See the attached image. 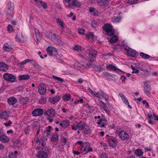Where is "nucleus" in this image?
Returning a JSON list of instances; mask_svg holds the SVG:
<instances>
[{
  "label": "nucleus",
  "mask_w": 158,
  "mask_h": 158,
  "mask_svg": "<svg viewBox=\"0 0 158 158\" xmlns=\"http://www.w3.org/2000/svg\"><path fill=\"white\" fill-rule=\"evenodd\" d=\"M79 55L81 58L82 59V62L83 64H82V66L85 67H90L93 64H92L93 62L94 61V60L93 59H89V58H87L83 55L80 54Z\"/></svg>",
  "instance_id": "obj_1"
},
{
  "label": "nucleus",
  "mask_w": 158,
  "mask_h": 158,
  "mask_svg": "<svg viewBox=\"0 0 158 158\" xmlns=\"http://www.w3.org/2000/svg\"><path fill=\"white\" fill-rule=\"evenodd\" d=\"M103 29L106 34L110 36H112L115 34L114 31L112 30V27L109 23H106L102 27Z\"/></svg>",
  "instance_id": "obj_2"
},
{
  "label": "nucleus",
  "mask_w": 158,
  "mask_h": 158,
  "mask_svg": "<svg viewBox=\"0 0 158 158\" xmlns=\"http://www.w3.org/2000/svg\"><path fill=\"white\" fill-rule=\"evenodd\" d=\"M48 36L51 40L53 41L55 44L60 43L61 41L59 39V37L58 36H56L55 33L51 32H49Z\"/></svg>",
  "instance_id": "obj_3"
},
{
  "label": "nucleus",
  "mask_w": 158,
  "mask_h": 158,
  "mask_svg": "<svg viewBox=\"0 0 158 158\" xmlns=\"http://www.w3.org/2000/svg\"><path fill=\"white\" fill-rule=\"evenodd\" d=\"M4 79L8 81L13 83L15 81L16 78L12 74L6 73L3 75Z\"/></svg>",
  "instance_id": "obj_4"
},
{
  "label": "nucleus",
  "mask_w": 158,
  "mask_h": 158,
  "mask_svg": "<svg viewBox=\"0 0 158 158\" xmlns=\"http://www.w3.org/2000/svg\"><path fill=\"white\" fill-rule=\"evenodd\" d=\"M47 53L51 56H56L57 55V52L56 49L51 47H48L46 49Z\"/></svg>",
  "instance_id": "obj_5"
},
{
  "label": "nucleus",
  "mask_w": 158,
  "mask_h": 158,
  "mask_svg": "<svg viewBox=\"0 0 158 158\" xmlns=\"http://www.w3.org/2000/svg\"><path fill=\"white\" fill-rule=\"evenodd\" d=\"M38 88L39 91L41 95H44L45 94L46 87L44 84L40 83L38 86Z\"/></svg>",
  "instance_id": "obj_6"
},
{
  "label": "nucleus",
  "mask_w": 158,
  "mask_h": 158,
  "mask_svg": "<svg viewBox=\"0 0 158 158\" xmlns=\"http://www.w3.org/2000/svg\"><path fill=\"white\" fill-rule=\"evenodd\" d=\"M119 137L121 139L124 140L129 138V135L126 132L123 131H120L118 134Z\"/></svg>",
  "instance_id": "obj_7"
},
{
  "label": "nucleus",
  "mask_w": 158,
  "mask_h": 158,
  "mask_svg": "<svg viewBox=\"0 0 158 158\" xmlns=\"http://www.w3.org/2000/svg\"><path fill=\"white\" fill-rule=\"evenodd\" d=\"M144 91L147 95L149 96L150 95L151 88L150 86L146 82L144 84Z\"/></svg>",
  "instance_id": "obj_8"
},
{
  "label": "nucleus",
  "mask_w": 158,
  "mask_h": 158,
  "mask_svg": "<svg viewBox=\"0 0 158 158\" xmlns=\"http://www.w3.org/2000/svg\"><path fill=\"white\" fill-rule=\"evenodd\" d=\"M81 5V3L77 0H72L71 2L69 3L68 6L70 7L72 6H74L75 7H79Z\"/></svg>",
  "instance_id": "obj_9"
},
{
  "label": "nucleus",
  "mask_w": 158,
  "mask_h": 158,
  "mask_svg": "<svg viewBox=\"0 0 158 158\" xmlns=\"http://www.w3.org/2000/svg\"><path fill=\"white\" fill-rule=\"evenodd\" d=\"M43 113V111L41 109L39 108L34 110L32 114L33 116H37L41 115Z\"/></svg>",
  "instance_id": "obj_10"
},
{
  "label": "nucleus",
  "mask_w": 158,
  "mask_h": 158,
  "mask_svg": "<svg viewBox=\"0 0 158 158\" xmlns=\"http://www.w3.org/2000/svg\"><path fill=\"white\" fill-rule=\"evenodd\" d=\"M44 114L46 115L49 116L50 117H53L54 116L55 114V111L54 109H51L45 111Z\"/></svg>",
  "instance_id": "obj_11"
},
{
  "label": "nucleus",
  "mask_w": 158,
  "mask_h": 158,
  "mask_svg": "<svg viewBox=\"0 0 158 158\" xmlns=\"http://www.w3.org/2000/svg\"><path fill=\"white\" fill-rule=\"evenodd\" d=\"M110 146L112 148L115 147L117 144V140L114 138H110L109 139Z\"/></svg>",
  "instance_id": "obj_12"
},
{
  "label": "nucleus",
  "mask_w": 158,
  "mask_h": 158,
  "mask_svg": "<svg viewBox=\"0 0 158 158\" xmlns=\"http://www.w3.org/2000/svg\"><path fill=\"white\" fill-rule=\"evenodd\" d=\"M127 52L128 56L133 57H135L138 55V53L136 52L135 51L131 48L128 50Z\"/></svg>",
  "instance_id": "obj_13"
},
{
  "label": "nucleus",
  "mask_w": 158,
  "mask_h": 158,
  "mask_svg": "<svg viewBox=\"0 0 158 158\" xmlns=\"http://www.w3.org/2000/svg\"><path fill=\"white\" fill-rule=\"evenodd\" d=\"M0 140L4 143H7L9 141V139L6 135H0Z\"/></svg>",
  "instance_id": "obj_14"
},
{
  "label": "nucleus",
  "mask_w": 158,
  "mask_h": 158,
  "mask_svg": "<svg viewBox=\"0 0 158 158\" xmlns=\"http://www.w3.org/2000/svg\"><path fill=\"white\" fill-rule=\"evenodd\" d=\"M37 156L38 158H48V157L47 153L43 151L38 152Z\"/></svg>",
  "instance_id": "obj_15"
},
{
  "label": "nucleus",
  "mask_w": 158,
  "mask_h": 158,
  "mask_svg": "<svg viewBox=\"0 0 158 158\" xmlns=\"http://www.w3.org/2000/svg\"><path fill=\"white\" fill-rule=\"evenodd\" d=\"M7 102L9 104L13 105L17 102V100L14 97H12L8 98Z\"/></svg>",
  "instance_id": "obj_16"
},
{
  "label": "nucleus",
  "mask_w": 158,
  "mask_h": 158,
  "mask_svg": "<svg viewBox=\"0 0 158 158\" xmlns=\"http://www.w3.org/2000/svg\"><path fill=\"white\" fill-rule=\"evenodd\" d=\"M46 144V142L45 141L44 138L43 137V138H40V139L39 144L38 147L36 148V149H40L41 146L44 147Z\"/></svg>",
  "instance_id": "obj_17"
},
{
  "label": "nucleus",
  "mask_w": 158,
  "mask_h": 158,
  "mask_svg": "<svg viewBox=\"0 0 158 158\" xmlns=\"http://www.w3.org/2000/svg\"><path fill=\"white\" fill-rule=\"evenodd\" d=\"M96 52L94 50H91L89 51V56L91 59H93V60L96 58L97 55Z\"/></svg>",
  "instance_id": "obj_18"
},
{
  "label": "nucleus",
  "mask_w": 158,
  "mask_h": 158,
  "mask_svg": "<svg viewBox=\"0 0 158 158\" xmlns=\"http://www.w3.org/2000/svg\"><path fill=\"white\" fill-rule=\"evenodd\" d=\"M60 99V97L59 96H57L55 97H52L50 98V102L53 104L58 101Z\"/></svg>",
  "instance_id": "obj_19"
},
{
  "label": "nucleus",
  "mask_w": 158,
  "mask_h": 158,
  "mask_svg": "<svg viewBox=\"0 0 158 158\" xmlns=\"http://www.w3.org/2000/svg\"><path fill=\"white\" fill-rule=\"evenodd\" d=\"M98 3L100 6H107L109 2L108 0H100L98 1Z\"/></svg>",
  "instance_id": "obj_20"
},
{
  "label": "nucleus",
  "mask_w": 158,
  "mask_h": 158,
  "mask_svg": "<svg viewBox=\"0 0 158 158\" xmlns=\"http://www.w3.org/2000/svg\"><path fill=\"white\" fill-rule=\"evenodd\" d=\"M30 77V76L28 74L23 75L19 76L18 77V79L19 81H23L27 80Z\"/></svg>",
  "instance_id": "obj_21"
},
{
  "label": "nucleus",
  "mask_w": 158,
  "mask_h": 158,
  "mask_svg": "<svg viewBox=\"0 0 158 158\" xmlns=\"http://www.w3.org/2000/svg\"><path fill=\"white\" fill-rule=\"evenodd\" d=\"M86 145L83 151L84 152H86L85 154L87 153L88 152H92V150L91 148L90 147V145L89 143H86Z\"/></svg>",
  "instance_id": "obj_22"
},
{
  "label": "nucleus",
  "mask_w": 158,
  "mask_h": 158,
  "mask_svg": "<svg viewBox=\"0 0 158 158\" xmlns=\"http://www.w3.org/2000/svg\"><path fill=\"white\" fill-rule=\"evenodd\" d=\"M35 33L37 40L39 41L41 39V34L40 33L39 31L36 28L35 29Z\"/></svg>",
  "instance_id": "obj_23"
},
{
  "label": "nucleus",
  "mask_w": 158,
  "mask_h": 158,
  "mask_svg": "<svg viewBox=\"0 0 158 158\" xmlns=\"http://www.w3.org/2000/svg\"><path fill=\"white\" fill-rule=\"evenodd\" d=\"M8 13H9L10 14L12 13L14 10V5L11 4L10 2L8 3Z\"/></svg>",
  "instance_id": "obj_24"
},
{
  "label": "nucleus",
  "mask_w": 158,
  "mask_h": 158,
  "mask_svg": "<svg viewBox=\"0 0 158 158\" xmlns=\"http://www.w3.org/2000/svg\"><path fill=\"white\" fill-rule=\"evenodd\" d=\"M106 68L108 70L116 71L117 67L116 66L113 65L112 64H107L106 66Z\"/></svg>",
  "instance_id": "obj_25"
},
{
  "label": "nucleus",
  "mask_w": 158,
  "mask_h": 158,
  "mask_svg": "<svg viewBox=\"0 0 158 158\" xmlns=\"http://www.w3.org/2000/svg\"><path fill=\"white\" fill-rule=\"evenodd\" d=\"M77 125L78 128H79L81 130H83L85 127L84 123L81 122H80L78 123Z\"/></svg>",
  "instance_id": "obj_26"
},
{
  "label": "nucleus",
  "mask_w": 158,
  "mask_h": 158,
  "mask_svg": "<svg viewBox=\"0 0 158 158\" xmlns=\"http://www.w3.org/2000/svg\"><path fill=\"white\" fill-rule=\"evenodd\" d=\"M3 48L5 50L8 52L11 50L12 49L11 47L7 44H5L3 46Z\"/></svg>",
  "instance_id": "obj_27"
},
{
  "label": "nucleus",
  "mask_w": 158,
  "mask_h": 158,
  "mask_svg": "<svg viewBox=\"0 0 158 158\" xmlns=\"http://www.w3.org/2000/svg\"><path fill=\"white\" fill-rule=\"evenodd\" d=\"M121 18L120 16L113 17L112 19V21L114 23H117L119 21Z\"/></svg>",
  "instance_id": "obj_28"
},
{
  "label": "nucleus",
  "mask_w": 158,
  "mask_h": 158,
  "mask_svg": "<svg viewBox=\"0 0 158 158\" xmlns=\"http://www.w3.org/2000/svg\"><path fill=\"white\" fill-rule=\"evenodd\" d=\"M86 36H87L88 39L89 40L90 38L94 40V35L93 33L89 32L86 35Z\"/></svg>",
  "instance_id": "obj_29"
},
{
  "label": "nucleus",
  "mask_w": 158,
  "mask_h": 158,
  "mask_svg": "<svg viewBox=\"0 0 158 158\" xmlns=\"http://www.w3.org/2000/svg\"><path fill=\"white\" fill-rule=\"evenodd\" d=\"M23 36L22 35L17 34L15 37V39L18 42H20L21 40L23 39Z\"/></svg>",
  "instance_id": "obj_30"
},
{
  "label": "nucleus",
  "mask_w": 158,
  "mask_h": 158,
  "mask_svg": "<svg viewBox=\"0 0 158 158\" xmlns=\"http://www.w3.org/2000/svg\"><path fill=\"white\" fill-rule=\"evenodd\" d=\"M118 40V37L116 36H114L110 40V42L111 44H113L117 41Z\"/></svg>",
  "instance_id": "obj_31"
},
{
  "label": "nucleus",
  "mask_w": 158,
  "mask_h": 158,
  "mask_svg": "<svg viewBox=\"0 0 158 158\" xmlns=\"http://www.w3.org/2000/svg\"><path fill=\"white\" fill-rule=\"evenodd\" d=\"M58 136L57 134H55L53 135L51 138V140L53 142L56 141L58 140Z\"/></svg>",
  "instance_id": "obj_32"
},
{
  "label": "nucleus",
  "mask_w": 158,
  "mask_h": 158,
  "mask_svg": "<svg viewBox=\"0 0 158 158\" xmlns=\"http://www.w3.org/2000/svg\"><path fill=\"white\" fill-rule=\"evenodd\" d=\"M56 22L57 23L60 25L62 28L64 27L63 21L60 19L58 18L57 19Z\"/></svg>",
  "instance_id": "obj_33"
},
{
  "label": "nucleus",
  "mask_w": 158,
  "mask_h": 158,
  "mask_svg": "<svg viewBox=\"0 0 158 158\" xmlns=\"http://www.w3.org/2000/svg\"><path fill=\"white\" fill-rule=\"evenodd\" d=\"M135 153L137 156H141L143 155V152L141 151V150L140 149H138L135 151Z\"/></svg>",
  "instance_id": "obj_34"
},
{
  "label": "nucleus",
  "mask_w": 158,
  "mask_h": 158,
  "mask_svg": "<svg viewBox=\"0 0 158 158\" xmlns=\"http://www.w3.org/2000/svg\"><path fill=\"white\" fill-rule=\"evenodd\" d=\"M140 55L143 58L145 59H148L150 56L147 54H144L143 52H141L140 53Z\"/></svg>",
  "instance_id": "obj_35"
},
{
  "label": "nucleus",
  "mask_w": 158,
  "mask_h": 158,
  "mask_svg": "<svg viewBox=\"0 0 158 158\" xmlns=\"http://www.w3.org/2000/svg\"><path fill=\"white\" fill-rule=\"evenodd\" d=\"M1 65L2 66H1V69H2V70H6L8 69V66H7V65L2 62Z\"/></svg>",
  "instance_id": "obj_36"
},
{
  "label": "nucleus",
  "mask_w": 158,
  "mask_h": 158,
  "mask_svg": "<svg viewBox=\"0 0 158 158\" xmlns=\"http://www.w3.org/2000/svg\"><path fill=\"white\" fill-rule=\"evenodd\" d=\"M98 23L95 20L92 21L91 23V26L95 28L98 27Z\"/></svg>",
  "instance_id": "obj_37"
},
{
  "label": "nucleus",
  "mask_w": 158,
  "mask_h": 158,
  "mask_svg": "<svg viewBox=\"0 0 158 158\" xmlns=\"http://www.w3.org/2000/svg\"><path fill=\"white\" fill-rule=\"evenodd\" d=\"M71 95L70 94L65 95L63 97V99L64 100L68 101L70 100Z\"/></svg>",
  "instance_id": "obj_38"
},
{
  "label": "nucleus",
  "mask_w": 158,
  "mask_h": 158,
  "mask_svg": "<svg viewBox=\"0 0 158 158\" xmlns=\"http://www.w3.org/2000/svg\"><path fill=\"white\" fill-rule=\"evenodd\" d=\"M138 0H129L128 2V4L129 5H132L136 3Z\"/></svg>",
  "instance_id": "obj_39"
},
{
  "label": "nucleus",
  "mask_w": 158,
  "mask_h": 158,
  "mask_svg": "<svg viewBox=\"0 0 158 158\" xmlns=\"http://www.w3.org/2000/svg\"><path fill=\"white\" fill-rule=\"evenodd\" d=\"M92 66L94 67L97 71H101L103 70V68H102L98 67L94 64L92 65Z\"/></svg>",
  "instance_id": "obj_40"
},
{
  "label": "nucleus",
  "mask_w": 158,
  "mask_h": 158,
  "mask_svg": "<svg viewBox=\"0 0 158 158\" xmlns=\"http://www.w3.org/2000/svg\"><path fill=\"white\" fill-rule=\"evenodd\" d=\"M52 77L55 80L59 81L60 82H62L64 81V80L63 79L60 78L59 77L55 76H53Z\"/></svg>",
  "instance_id": "obj_41"
},
{
  "label": "nucleus",
  "mask_w": 158,
  "mask_h": 158,
  "mask_svg": "<svg viewBox=\"0 0 158 158\" xmlns=\"http://www.w3.org/2000/svg\"><path fill=\"white\" fill-rule=\"evenodd\" d=\"M8 115V113L7 112H6V111L3 112L2 113L1 115V117H0V118H4L5 117H7Z\"/></svg>",
  "instance_id": "obj_42"
},
{
  "label": "nucleus",
  "mask_w": 158,
  "mask_h": 158,
  "mask_svg": "<svg viewBox=\"0 0 158 158\" xmlns=\"http://www.w3.org/2000/svg\"><path fill=\"white\" fill-rule=\"evenodd\" d=\"M73 49L77 51H81V46L77 45H76L73 48Z\"/></svg>",
  "instance_id": "obj_43"
},
{
  "label": "nucleus",
  "mask_w": 158,
  "mask_h": 158,
  "mask_svg": "<svg viewBox=\"0 0 158 158\" xmlns=\"http://www.w3.org/2000/svg\"><path fill=\"white\" fill-rule=\"evenodd\" d=\"M78 33L80 34L81 35H84V32L85 31V30L84 29L82 28H78Z\"/></svg>",
  "instance_id": "obj_44"
},
{
  "label": "nucleus",
  "mask_w": 158,
  "mask_h": 158,
  "mask_svg": "<svg viewBox=\"0 0 158 158\" xmlns=\"http://www.w3.org/2000/svg\"><path fill=\"white\" fill-rule=\"evenodd\" d=\"M107 120L104 118H102L101 119H100V121L97 122V124L98 125L101 124L102 123L104 122V123H106Z\"/></svg>",
  "instance_id": "obj_45"
},
{
  "label": "nucleus",
  "mask_w": 158,
  "mask_h": 158,
  "mask_svg": "<svg viewBox=\"0 0 158 158\" xmlns=\"http://www.w3.org/2000/svg\"><path fill=\"white\" fill-rule=\"evenodd\" d=\"M131 67L133 70L132 73H137L139 72V70L138 69H135L132 65L131 66Z\"/></svg>",
  "instance_id": "obj_46"
},
{
  "label": "nucleus",
  "mask_w": 158,
  "mask_h": 158,
  "mask_svg": "<svg viewBox=\"0 0 158 158\" xmlns=\"http://www.w3.org/2000/svg\"><path fill=\"white\" fill-rule=\"evenodd\" d=\"M9 158H17V155L12 153L9 154Z\"/></svg>",
  "instance_id": "obj_47"
},
{
  "label": "nucleus",
  "mask_w": 158,
  "mask_h": 158,
  "mask_svg": "<svg viewBox=\"0 0 158 158\" xmlns=\"http://www.w3.org/2000/svg\"><path fill=\"white\" fill-rule=\"evenodd\" d=\"M46 133V136H50L51 135V133L50 132V131L49 130H45L44 132V134L43 135H44V134Z\"/></svg>",
  "instance_id": "obj_48"
},
{
  "label": "nucleus",
  "mask_w": 158,
  "mask_h": 158,
  "mask_svg": "<svg viewBox=\"0 0 158 158\" xmlns=\"http://www.w3.org/2000/svg\"><path fill=\"white\" fill-rule=\"evenodd\" d=\"M7 30L10 32L12 31L13 30L12 26L10 25H9L7 27Z\"/></svg>",
  "instance_id": "obj_49"
},
{
  "label": "nucleus",
  "mask_w": 158,
  "mask_h": 158,
  "mask_svg": "<svg viewBox=\"0 0 158 158\" xmlns=\"http://www.w3.org/2000/svg\"><path fill=\"white\" fill-rule=\"evenodd\" d=\"M63 124L64 127H67L69 125V123L65 121H63Z\"/></svg>",
  "instance_id": "obj_50"
},
{
  "label": "nucleus",
  "mask_w": 158,
  "mask_h": 158,
  "mask_svg": "<svg viewBox=\"0 0 158 158\" xmlns=\"http://www.w3.org/2000/svg\"><path fill=\"white\" fill-rule=\"evenodd\" d=\"M12 122L10 120H9L8 122L6 123H4V125L6 126H10V125L12 124Z\"/></svg>",
  "instance_id": "obj_51"
},
{
  "label": "nucleus",
  "mask_w": 158,
  "mask_h": 158,
  "mask_svg": "<svg viewBox=\"0 0 158 158\" xmlns=\"http://www.w3.org/2000/svg\"><path fill=\"white\" fill-rule=\"evenodd\" d=\"M90 132V130L89 129H85L84 131H83V132L85 134H87L88 133H89Z\"/></svg>",
  "instance_id": "obj_52"
},
{
  "label": "nucleus",
  "mask_w": 158,
  "mask_h": 158,
  "mask_svg": "<svg viewBox=\"0 0 158 158\" xmlns=\"http://www.w3.org/2000/svg\"><path fill=\"white\" fill-rule=\"evenodd\" d=\"M143 104H146V107L148 108H149V105L148 103V102H147L145 100H143Z\"/></svg>",
  "instance_id": "obj_53"
},
{
  "label": "nucleus",
  "mask_w": 158,
  "mask_h": 158,
  "mask_svg": "<svg viewBox=\"0 0 158 158\" xmlns=\"http://www.w3.org/2000/svg\"><path fill=\"white\" fill-rule=\"evenodd\" d=\"M94 95H96L97 97L99 98H101L102 97H103V96L100 95V94L99 93H94Z\"/></svg>",
  "instance_id": "obj_54"
},
{
  "label": "nucleus",
  "mask_w": 158,
  "mask_h": 158,
  "mask_svg": "<svg viewBox=\"0 0 158 158\" xmlns=\"http://www.w3.org/2000/svg\"><path fill=\"white\" fill-rule=\"evenodd\" d=\"M121 79H122V81L123 82H124L125 81V80L126 79V77L124 76H121Z\"/></svg>",
  "instance_id": "obj_55"
},
{
  "label": "nucleus",
  "mask_w": 158,
  "mask_h": 158,
  "mask_svg": "<svg viewBox=\"0 0 158 158\" xmlns=\"http://www.w3.org/2000/svg\"><path fill=\"white\" fill-rule=\"evenodd\" d=\"M100 102L101 105L104 108L106 107V104L103 102L100 101Z\"/></svg>",
  "instance_id": "obj_56"
},
{
  "label": "nucleus",
  "mask_w": 158,
  "mask_h": 158,
  "mask_svg": "<svg viewBox=\"0 0 158 158\" xmlns=\"http://www.w3.org/2000/svg\"><path fill=\"white\" fill-rule=\"evenodd\" d=\"M46 3L45 2H44L43 4L42 5V6L44 9H46L47 8V6L46 5Z\"/></svg>",
  "instance_id": "obj_57"
},
{
  "label": "nucleus",
  "mask_w": 158,
  "mask_h": 158,
  "mask_svg": "<svg viewBox=\"0 0 158 158\" xmlns=\"http://www.w3.org/2000/svg\"><path fill=\"white\" fill-rule=\"evenodd\" d=\"M123 100L124 102H125V103H126L127 104H129L128 101L125 97L124 98H123Z\"/></svg>",
  "instance_id": "obj_58"
},
{
  "label": "nucleus",
  "mask_w": 158,
  "mask_h": 158,
  "mask_svg": "<svg viewBox=\"0 0 158 158\" xmlns=\"http://www.w3.org/2000/svg\"><path fill=\"white\" fill-rule=\"evenodd\" d=\"M78 128V127L77 126V125L75 126H73L72 127V129L73 130H75L76 131H77V129Z\"/></svg>",
  "instance_id": "obj_59"
},
{
  "label": "nucleus",
  "mask_w": 158,
  "mask_h": 158,
  "mask_svg": "<svg viewBox=\"0 0 158 158\" xmlns=\"http://www.w3.org/2000/svg\"><path fill=\"white\" fill-rule=\"evenodd\" d=\"M123 48L126 50L127 51V52H128V50H129L130 48L128 46L124 45L123 46Z\"/></svg>",
  "instance_id": "obj_60"
},
{
  "label": "nucleus",
  "mask_w": 158,
  "mask_h": 158,
  "mask_svg": "<svg viewBox=\"0 0 158 158\" xmlns=\"http://www.w3.org/2000/svg\"><path fill=\"white\" fill-rule=\"evenodd\" d=\"M73 153L74 154H76L77 155H79L80 154V152H79L77 151H73Z\"/></svg>",
  "instance_id": "obj_61"
},
{
  "label": "nucleus",
  "mask_w": 158,
  "mask_h": 158,
  "mask_svg": "<svg viewBox=\"0 0 158 158\" xmlns=\"http://www.w3.org/2000/svg\"><path fill=\"white\" fill-rule=\"evenodd\" d=\"M104 110L107 113H108L109 112L108 107L106 106V107H104Z\"/></svg>",
  "instance_id": "obj_62"
},
{
  "label": "nucleus",
  "mask_w": 158,
  "mask_h": 158,
  "mask_svg": "<svg viewBox=\"0 0 158 158\" xmlns=\"http://www.w3.org/2000/svg\"><path fill=\"white\" fill-rule=\"evenodd\" d=\"M19 63V64L20 65L22 66V65L25 64L26 63V62H25V60H24V61H21Z\"/></svg>",
  "instance_id": "obj_63"
},
{
  "label": "nucleus",
  "mask_w": 158,
  "mask_h": 158,
  "mask_svg": "<svg viewBox=\"0 0 158 158\" xmlns=\"http://www.w3.org/2000/svg\"><path fill=\"white\" fill-rule=\"evenodd\" d=\"M24 132L26 134H27L29 132V130H28V128H27V127L25 128V130L24 131Z\"/></svg>",
  "instance_id": "obj_64"
}]
</instances>
